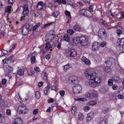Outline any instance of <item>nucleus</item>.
<instances>
[{
    "label": "nucleus",
    "mask_w": 124,
    "mask_h": 124,
    "mask_svg": "<svg viewBox=\"0 0 124 124\" xmlns=\"http://www.w3.org/2000/svg\"><path fill=\"white\" fill-rule=\"evenodd\" d=\"M86 11L84 16L86 17H91L93 16L92 14L88 10H86Z\"/></svg>",
    "instance_id": "obj_25"
},
{
    "label": "nucleus",
    "mask_w": 124,
    "mask_h": 124,
    "mask_svg": "<svg viewBox=\"0 0 124 124\" xmlns=\"http://www.w3.org/2000/svg\"><path fill=\"white\" fill-rule=\"evenodd\" d=\"M51 24V23H50L48 24H45L44 25V26H43L42 28L43 29H44L46 27H47V26H50V25Z\"/></svg>",
    "instance_id": "obj_56"
},
{
    "label": "nucleus",
    "mask_w": 124,
    "mask_h": 124,
    "mask_svg": "<svg viewBox=\"0 0 124 124\" xmlns=\"http://www.w3.org/2000/svg\"><path fill=\"white\" fill-rule=\"evenodd\" d=\"M28 109L25 106L22 105L19 106L17 109V112L19 114H25L28 112Z\"/></svg>",
    "instance_id": "obj_6"
},
{
    "label": "nucleus",
    "mask_w": 124,
    "mask_h": 124,
    "mask_svg": "<svg viewBox=\"0 0 124 124\" xmlns=\"http://www.w3.org/2000/svg\"><path fill=\"white\" fill-rule=\"evenodd\" d=\"M34 70L37 72H39L40 71L39 68L37 67H35L34 68Z\"/></svg>",
    "instance_id": "obj_58"
},
{
    "label": "nucleus",
    "mask_w": 124,
    "mask_h": 124,
    "mask_svg": "<svg viewBox=\"0 0 124 124\" xmlns=\"http://www.w3.org/2000/svg\"><path fill=\"white\" fill-rule=\"evenodd\" d=\"M1 53L0 54V56H3L8 54V53L7 51H6L4 49H2L1 50Z\"/></svg>",
    "instance_id": "obj_34"
},
{
    "label": "nucleus",
    "mask_w": 124,
    "mask_h": 124,
    "mask_svg": "<svg viewBox=\"0 0 124 124\" xmlns=\"http://www.w3.org/2000/svg\"><path fill=\"white\" fill-rule=\"evenodd\" d=\"M50 86V85L49 84H48L45 87L44 89V91L45 94L47 95L49 93V88Z\"/></svg>",
    "instance_id": "obj_20"
},
{
    "label": "nucleus",
    "mask_w": 124,
    "mask_h": 124,
    "mask_svg": "<svg viewBox=\"0 0 124 124\" xmlns=\"http://www.w3.org/2000/svg\"><path fill=\"white\" fill-rule=\"evenodd\" d=\"M100 21L102 23V25H105V24L106 23L105 21L103 20V19H100Z\"/></svg>",
    "instance_id": "obj_59"
},
{
    "label": "nucleus",
    "mask_w": 124,
    "mask_h": 124,
    "mask_svg": "<svg viewBox=\"0 0 124 124\" xmlns=\"http://www.w3.org/2000/svg\"><path fill=\"white\" fill-rule=\"evenodd\" d=\"M22 33L23 35L26 36L27 35L29 32V31H30L28 29H26L25 28L22 27Z\"/></svg>",
    "instance_id": "obj_21"
},
{
    "label": "nucleus",
    "mask_w": 124,
    "mask_h": 124,
    "mask_svg": "<svg viewBox=\"0 0 124 124\" xmlns=\"http://www.w3.org/2000/svg\"><path fill=\"white\" fill-rule=\"evenodd\" d=\"M14 57V56L13 55H11L7 59L5 63H7L8 64H10L11 63V60Z\"/></svg>",
    "instance_id": "obj_27"
},
{
    "label": "nucleus",
    "mask_w": 124,
    "mask_h": 124,
    "mask_svg": "<svg viewBox=\"0 0 124 124\" xmlns=\"http://www.w3.org/2000/svg\"><path fill=\"white\" fill-rule=\"evenodd\" d=\"M104 70L106 72L108 73L111 71V70L109 67L108 66L105 68Z\"/></svg>",
    "instance_id": "obj_41"
},
{
    "label": "nucleus",
    "mask_w": 124,
    "mask_h": 124,
    "mask_svg": "<svg viewBox=\"0 0 124 124\" xmlns=\"http://www.w3.org/2000/svg\"><path fill=\"white\" fill-rule=\"evenodd\" d=\"M41 25V23L40 22H39L38 23L36 24V25L33 26L32 27V31H34L38 27L40 26Z\"/></svg>",
    "instance_id": "obj_29"
},
{
    "label": "nucleus",
    "mask_w": 124,
    "mask_h": 124,
    "mask_svg": "<svg viewBox=\"0 0 124 124\" xmlns=\"http://www.w3.org/2000/svg\"><path fill=\"white\" fill-rule=\"evenodd\" d=\"M79 37H77L76 38L75 37L72 38L69 41V43L73 46H76L79 42Z\"/></svg>",
    "instance_id": "obj_8"
},
{
    "label": "nucleus",
    "mask_w": 124,
    "mask_h": 124,
    "mask_svg": "<svg viewBox=\"0 0 124 124\" xmlns=\"http://www.w3.org/2000/svg\"><path fill=\"white\" fill-rule=\"evenodd\" d=\"M82 61L84 62L85 64L89 66L91 64L90 62L85 57L83 56L81 58Z\"/></svg>",
    "instance_id": "obj_18"
},
{
    "label": "nucleus",
    "mask_w": 124,
    "mask_h": 124,
    "mask_svg": "<svg viewBox=\"0 0 124 124\" xmlns=\"http://www.w3.org/2000/svg\"><path fill=\"white\" fill-rule=\"evenodd\" d=\"M98 36L99 38L101 39H104L107 37L106 32L104 28H101L99 29Z\"/></svg>",
    "instance_id": "obj_4"
},
{
    "label": "nucleus",
    "mask_w": 124,
    "mask_h": 124,
    "mask_svg": "<svg viewBox=\"0 0 124 124\" xmlns=\"http://www.w3.org/2000/svg\"><path fill=\"white\" fill-rule=\"evenodd\" d=\"M77 107L75 106H73L72 107L71 112L72 114H74L76 111Z\"/></svg>",
    "instance_id": "obj_40"
},
{
    "label": "nucleus",
    "mask_w": 124,
    "mask_h": 124,
    "mask_svg": "<svg viewBox=\"0 0 124 124\" xmlns=\"http://www.w3.org/2000/svg\"><path fill=\"white\" fill-rule=\"evenodd\" d=\"M24 74V71L20 69L16 74V77L17 78H18L20 76H22Z\"/></svg>",
    "instance_id": "obj_23"
},
{
    "label": "nucleus",
    "mask_w": 124,
    "mask_h": 124,
    "mask_svg": "<svg viewBox=\"0 0 124 124\" xmlns=\"http://www.w3.org/2000/svg\"><path fill=\"white\" fill-rule=\"evenodd\" d=\"M85 77H90V78H94V77H95L96 75V72L94 71H93L92 72V71L90 69H88L85 71Z\"/></svg>",
    "instance_id": "obj_5"
},
{
    "label": "nucleus",
    "mask_w": 124,
    "mask_h": 124,
    "mask_svg": "<svg viewBox=\"0 0 124 124\" xmlns=\"http://www.w3.org/2000/svg\"><path fill=\"white\" fill-rule=\"evenodd\" d=\"M115 59L111 57L108 59L107 61H105V63L108 66H111L112 65H114L115 64Z\"/></svg>",
    "instance_id": "obj_10"
},
{
    "label": "nucleus",
    "mask_w": 124,
    "mask_h": 124,
    "mask_svg": "<svg viewBox=\"0 0 124 124\" xmlns=\"http://www.w3.org/2000/svg\"><path fill=\"white\" fill-rule=\"evenodd\" d=\"M119 41V42H118V43L119 44V46L124 47V38L119 39H118V42Z\"/></svg>",
    "instance_id": "obj_19"
},
{
    "label": "nucleus",
    "mask_w": 124,
    "mask_h": 124,
    "mask_svg": "<svg viewBox=\"0 0 124 124\" xmlns=\"http://www.w3.org/2000/svg\"><path fill=\"white\" fill-rule=\"evenodd\" d=\"M96 103V101L94 100H92L89 102L88 104L89 105H93L95 104Z\"/></svg>",
    "instance_id": "obj_44"
},
{
    "label": "nucleus",
    "mask_w": 124,
    "mask_h": 124,
    "mask_svg": "<svg viewBox=\"0 0 124 124\" xmlns=\"http://www.w3.org/2000/svg\"><path fill=\"white\" fill-rule=\"evenodd\" d=\"M35 96L37 98L39 99L40 96V93L38 91L36 92L35 93Z\"/></svg>",
    "instance_id": "obj_45"
},
{
    "label": "nucleus",
    "mask_w": 124,
    "mask_h": 124,
    "mask_svg": "<svg viewBox=\"0 0 124 124\" xmlns=\"http://www.w3.org/2000/svg\"><path fill=\"white\" fill-rule=\"evenodd\" d=\"M7 80L5 78H3L1 80V84L2 85H4L7 83Z\"/></svg>",
    "instance_id": "obj_50"
},
{
    "label": "nucleus",
    "mask_w": 124,
    "mask_h": 124,
    "mask_svg": "<svg viewBox=\"0 0 124 124\" xmlns=\"http://www.w3.org/2000/svg\"><path fill=\"white\" fill-rule=\"evenodd\" d=\"M100 46V44L99 42H94L92 46V51L93 52H95L98 50L99 49Z\"/></svg>",
    "instance_id": "obj_11"
},
{
    "label": "nucleus",
    "mask_w": 124,
    "mask_h": 124,
    "mask_svg": "<svg viewBox=\"0 0 124 124\" xmlns=\"http://www.w3.org/2000/svg\"><path fill=\"white\" fill-rule=\"evenodd\" d=\"M109 110V109L108 108H105L102 111L104 114H105L108 112Z\"/></svg>",
    "instance_id": "obj_49"
},
{
    "label": "nucleus",
    "mask_w": 124,
    "mask_h": 124,
    "mask_svg": "<svg viewBox=\"0 0 124 124\" xmlns=\"http://www.w3.org/2000/svg\"><path fill=\"white\" fill-rule=\"evenodd\" d=\"M31 25H30V24L28 23H26L22 27L24 28H25L26 29H28L29 30H30V29Z\"/></svg>",
    "instance_id": "obj_35"
},
{
    "label": "nucleus",
    "mask_w": 124,
    "mask_h": 124,
    "mask_svg": "<svg viewBox=\"0 0 124 124\" xmlns=\"http://www.w3.org/2000/svg\"><path fill=\"white\" fill-rule=\"evenodd\" d=\"M77 101H84L85 100H86V98H78L77 99Z\"/></svg>",
    "instance_id": "obj_57"
},
{
    "label": "nucleus",
    "mask_w": 124,
    "mask_h": 124,
    "mask_svg": "<svg viewBox=\"0 0 124 124\" xmlns=\"http://www.w3.org/2000/svg\"><path fill=\"white\" fill-rule=\"evenodd\" d=\"M55 33L54 31L53 30H51L47 32L46 35V41L48 42L51 41L54 39Z\"/></svg>",
    "instance_id": "obj_3"
},
{
    "label": "nucleus",
    "mask_w": 124,
    "mask_h": 124,
    "mask_svg": "<svg viewBox=\"0 0 124 124\" xmlns=\"http://www.w3.org/2000/svg\"><path fill=\"white\" fill-rule=\"evenodd\" d=\"M62 38H59L57 40V42H59L57 46V47L58 49H59L61 47V43L60 42L62 41Z\"/></svg>",
    "instance_id": "obj_33"
},
{
    "label": "nucleus",
    "mask_w": 124,
    "mask_h": 124,
    "mask_svg": "<svg viewBox=\"0 0 124 124\" xmlns=\"http://www.w3.org/2000/svg\"><path fill=\"white\" fill-rule=\"evenodd\" d=\"M65 15L68 16L70 17V12L66 10L65 12Z\"/></svg>",
    "instance_id": "obj_52"
},
{
    "label": "nucleus",
    "mask_w": 124,
    "mask_h": 124,
    "mask_svg": "<svg viewBox=\"0 0 124 124\" xmlns=\"http://www.w3.org/2000/svg\"><path fill=\"white\" fill-rule=\"evenodd\" d=\"M85 96L88 98L92 99L93 98V95L91 93L88 92H86L85 94Z\"/></svg>",
    "instance_id": "obj_31"
},
{
    "label": "nucleus",
    "mask_w": 124,
    "mask_h": 124,
    "mask_svg": "<svg viewBox=\"0 0 124 124\" xmlns=\"http://www.w3.org/2000/svg\"><path fill=\"white\" fill-rule=\"evenodd\" d=\"M59 14V12L57 11H55L53 12L52 15L55 17H57Z\"/></svg>",
    "instance_id": "obj_39"
},
{
    "label": "nucleus",
    "mask_w": 124,
    "mask_h": 124,
    "mask_svg": "<svg viewBox=\"0 0 124 124\" xmlns=\"http://www.w3.org/2000/svg\"><path fill=\"white\" fill-rule=\"evenodd\" d=\"M79 42L82 45L85 46L87 45L88 43L87 39L84 36L79 37Z\"/></svg>",
    "instance_id": "obj_9"
},
{
    "label": "nucleus",
    "mask_w": 124,
    "mask_h": 124,
    "mask_svg": "<svg viewBox=\"0 0 124 124\" xmlns=\"http://www.w3.org/2000/svg\"><path fill=\"white\" fill-rule=\"evenodd\" d=\"M94 117V113L91 111L88 114L87 116V121L89 122L93 119Z\"/></svg>",
    "instance_id": "obj_13"
},
{
    "label": "nucleus",
    "mask_w": 124,
    "mask_h": 124,
    "mask_svg": "<svg viewBox=\"0 0 124 124\" xmlns=\"http://www.w3.org/2000/svg\"><path fill=\"white\" fill-rule=\"evenodd\" d=\"M54 101L53 99L52 98H50L49 99H48L47 100V101L48 103H51L52 102Z\"/></svg>",
    "instance_id": "obj_61"
},
{
    "label": "nucleus",
    "mask_w": 124,
    "mask_h": 124,
    "mask_svg": "<svg viewBox=\"0 0 124 124\" xmlns=\"http://www.w3.org/2000/svg\"><path fill=\"white\" fill-rule=\"evenodd\" d=\"M90 108L88 106H86L84 108V111H87L90 109Z\"/></svg>",
    "instance_id": "obj_60"
},
{
    "label": "nucleus",
    "mask_w": 124,
    "mask_h": 124,
    "mask_svg": "<svg viewBox=\"0 0 124 124\" xmlns=\"http://www.w3.org/2000/svg\"><path fill=\"white\" fill-rule=\"evenodd\" d=\"M107 120L105 119L102 120L100 122V124H107Z\"/></svg>",
    "instance_id": "obj_55"
},
{
    "label": "nucleus",
    "mask_w": 124,
    "mask_h": 124,
    "mask_svg": "<svg viewBox=\"0 0 124 124\" xmlns=\"http://www.w3.org/2000/svg\"><path fill=\"white\" fill-rule=\"evenodd\" d=\"M3 69L5 72L8 73L10 72L13 70V68L11 67L8 65H6L3 67Z\"/></svg>",
    "instance_id": "obj_12"
},
{
    "label": "nucleus",
    "mask_w": 124,
    "mask_h": 124,
    "mask_svg": "<svg viewBox=\"0 0 124 124\" xmlns=\"http://www.w3.org/2000/svg\"><path fill=\"white\" fill-rule=\"evenodd\" d=\"M34 56L31 57V62L32 64H33L35 63L36 61L35 56L37 55V53L36 52H34L32 54V55L33 56V54Z\"/></svg>",
    "instance_id": "obj_17"
},
{
    "label": "nucleus",
    "mask_w": 124,
    "mask_h": 124,
    "mask_svg": "<svg viewBox=\"0 0 124 124\" xmlns=\"http://www.w3.org/2000/svg\"><path fill=\"white\" fill-rule=\"evenodd\" d=\"M71 67V66H70L68 64H66L63 67V70L65 71L68 70Z\"/></svg>",
    "instance_id": "obj_28"
},
{
    "label": "nucleus",
    "mask_w": 124,
    "mask_h": 124,
    "mask_svg": "<svg viewBox=\"0 0 124 124\" xmlns=\"http://www.w3.org/2000/svg\"><path fill=\"white\" fill-rule=\"evenodd\" d=\"M23 10V13L25 15H26L29 12L28 7L27 5H23L22 7Z\"/></svg>",
    "instance_id": "obj_15"
},
{
    "label": "nucleus",
    "mask_w": 124,
    "mask_h": 124,
    "mask_svg": "<svg viewBox=\"0 0 124 124\" xmlns=\"http://www.w3.org/2000/svg\"><path fill=\"white\" fill-rule=\"evenodd\" d=\"M113 81L112 79H109L108 81V85L109 86H111L113 84Z\"/></svg>",
    "instance_id": "obj_43"
},
{
    "label": "nucleus",
    "mask_w": 124,
    "mask_h": 124,
    "mask_svg": "<svg viewBox=\"0 0 124 124\" xmlns=\"http://www.w3.org/2000/svg\"><path fill=\"white\" fill-rule=\"evenodd\" d=\"M11 6H10L9 7V6H8L5 8V11L6 12H9L10 13V12L11 11Z\"/></svg>",
    "instance_id": "obj_37"
},
{
    "label": "nucleus",
    "mask_w": 124,
    "mask_h": 124,
    "mask_svg": "<svg viewBox=\"0 0 124 124\" xmlns=\"http://www.w3.org/2000/svg\"><path fill=\"white\" fill-rule=\"evenodd\" d=\"M22 120L19 118H16L15 119V122H13L12 124H22Z\"/></svg>",
    "instance_id": "obj_24"
},
{
    "label": "nucleus",
    "mask_w": 124,
    "mask_h": 124,
    "mask_svg": "<svg viewBox=\"0 0 124 124\" xmlns=\"http://www.w3.org/2000/svg\"><path fill=\"white\" fill-rule=\"evenodd\" d=\"M75 32V31L73 30L69 29L67 31V34L69 35H73Z\"/></svg>",
    "instance_id": "obj_32"
},
{
    "label": "nucleus",
    "mask_w": 124,
    "mask_h": 124,
    "mask_svg": "<svg viewBox=\"0 0 124 124\" xmlns=\"http://www.w3.org/2000/svg\"><path fill=\"white\" fill-rule=\"evenodd\" d=\"M116 33L118 35H120L122 33V31L120 29H118L116 31Z\"/></svg>",
    "instance_id": "obj_54"
},
{
    "label": "nucleus",
    "mask_w": 124,
    "mask_h": 124,
    "mask_svg": "<svg viewBox=\"0 0 124 124\" xmlns=\"http://www.w3.org/2000/svg\"><path fill=\"white\" fill-rule=\"evenodd\" d=\"M63 39L65 41L69 42L70 41V36L68 34H65L63 37Z\"/></svg>",
    "instance_id": "obj_26"
},
{
    "label": "nucleus",
    "mask_w": 124,
    "mask_h": 124,
    "mask_svg": "<svg viewBox=\"0 0 124 124\" xmlns=\"http://www.w3.org/2000/svg\"><path fill=\"white\" fill-rule=\"evenodd\" d=\"M41 76L42 77H46L47 78L48 76V75L47 73H46L44 72H42L41 74Z\"/></svg>",
    "instance_id": "obj_46"
},
{
    "label": "nucleus",
    "mask_w": 124,
    "mask_h": 124,
    "mask_svg": "<svg viewBox=\"0 0 124 124\" xmlns=\"http://www.w3.org/2000/svg\"><path fill=\"white\" fill-rule=\"evenodd\" d=\"M68 81L70 84H76L73 88L74 93L77 94L80 93L81 90V87L80 85L77 84L79 82L78 78H69Z\"/></svg>",
    "instance_id": "obj_1"
},
{
    "label": "nucleus",
    "mask_w": 124,
    "mask_h": 124,
    "mask_svg": "<svg viewBox=\"0 0 124 124\" xmlns=\"http://www.w3.org/2000/svg\"><path fill=\"white\" fill-rule=\"evenodd\" d=\"M118 72L119 75H123L124 74V70L122 69H120L118 70Z\"/></svg>",
    "instance_id": "obj_36"
},
{
    "label": "nucleus",
    "mask_w": 124,
    "mask_h": 124,
    "mask_svg": "<svg viewBox=\"0 0 124 124\" xmlns=\"http://www.w3.org/2000/svg\"><path fill=\"white\" fill-rule=\"evenodd\" d=\"M51 44L49 42L46 43L45 48L47 49H49L50 48Z\"/></svg>",
    "instance_id": "obj_47"
},
{
    "label": "nucleus",
    "mask_w": 124,
    "mask_h": 124,
    "mask_svg": "<svg viewBox=\"0 0 124 124\" xmlns=\"http://www.w3.org/2000/svg\"><path fill=\"white\" fill-rule=\"evenodd\" d=\"M59 93L61 96H63L65 94V92L63 90H61L60 91Z\"/></svg>",
    "instance_id": "obj_53"
},
{
    "label": "nucleus",
    "mask_w": 124,
    "mask_h": 124,
    "mask_svg": "<svg viewBox=\"0 0 124 124\" xmlns=\"http://www.w3.org/2000/svg\"><path fill=\"white\" fill-rule=\"evenodd\" d=\"M111 100L115 101L117 99L116 96L115 94H112L111 96Z\"/></svg>",
    "instance_id": "obj_42"
},
{
    "label": "nucleus",
    "mask_w": 124,
    "mask_h": 124,
    "mask_svg": "<svg viewBox=\"0 0 124 124\" xmlns=\"http://www.w3.org/2000/svg\"><path fill=\"white\" fill-rule=\"evenodd\" d=\"M50 88L52 90H54L56 91L57 90L56 87L55 85H52L50 87Z\"/></svg>",
    "instance_id": "obj_51"
},
{
    "label": "nucleus",
    "mask_w": 124,
    "mask_h": 124,
    "mask_svg": "<svg viewBox=\"0 0 124 124\" xmlns=\"http://www.w3.org/2000/svg\"><path fill=\"white\" fill-rule=\"evenodd\" d=\"M73 29L75 31H80L81 30V27L79 24L76 23L74 26Z\"/></svg>",
    "instance_id": "obj_22"
},
{
    "label": "nucleus",
    "mask_w": 124,
    "mask_h": 124,
    "mask_svg": "<svg viewBox=\"0 0 124 124\" xmlns=\"http://www.w3.org/2000/svg\"><path fill=\"white\" fill-rule=\"evenodd\" d=\"M101 79L100 78H93L89 80L88 83L90 87H94L99 85Z\"/></svg>",
    "instance_id": "obj_2"
},
{
    "label": "nucleus",
    "mask_w": 124,
    "mask_h": 124,
    "mask_svg": "<svg viewBox=\"0 0 124 124\" xmlns=\"http://www.w3.org/2000/svg\"><path fill=\"white\" fill-rule=\"evenodd\" d=\"M86 10L84 9H81L79 11V13L84 16L86 11Z\"/></svg>",
    "instance_id": "obj_38"
},
{
    "label": "nucleus",
    "mask_w": 124,
    "mask_h": 124,
    "mask_svg": "<svg viewBox=\"0 0 124 124\" xmlns=\"http://www.w3.org/2000/svg\"><path fill=\"white\" fill-rule=\"evenodd\" d=\"M120 47V50L119 51V53H121L124 52V47L119 46Z\"/></svg>",
    "instance_id": "obj_48"
},
{
    "label": "nucleus",
    "mask_w": 124,
    "mask_h": 124,
    "mask_svg": "<svg viewBox=\"0 0 124 124\" xmlns=\"http://www.w3.org/2000/svg\"><path fill=\"white\" fill-rule=\"evenodd\" d=\"M16 46V44H14L10 46V48H11L12 49H14Z\"/></svg>",
    "instance_id": "obj_64"
},
{
    "label": "nucleus",
    "mask_w": 124,
    "mask_h": 124,
    "mask_svg": "<svg viewBox=\"0 0 124 124\" xmlns=\"http://www.w3.org/2000/svg\"><path fill=\"white\" fill-rule=\"evenodd\" d=\"M5 121L4 113L2 111L0 112V123H4Z\"/></svg>",
    "instance_id": "obj_14"
},
{
    "label": "nucleus",
    "mask_w": 124,
    "mask_h": 124,
    "mask_svg": "<svg viewBox=\"0 0 124 124\" xmlns=\"http://www.w3.org/2000/svg\"><path fill=\"white\" fill-rule=\"evenodd\" d=\"M78 120L80 121H81L83 120L84 116L81 113H78Z\"/></svg>",
    "instance_id": "obj_30"
},
{
    "label": "nucleus",
    "mask_w": 124,
    "mask_h": 124,
    "mask_svg": "<svg viewBox=\"0 0 124 124\" xmlns=\"http://www.w3.org/2000/svg\"><path fill=\"white\" fill-rule=\"evenodd\" d=\"M44 6H45V4H43V2L40 1L38 2L36 8L38 10H40L42 9Z\"/></svg>",
    "instance_id": "obj_16"
},
{
    "label": "nucleus",
    "mask_w": 124,
    "mask_h": 124,
    "mask_svg": "<svg viewBox=\"0 0 124 124\" xmlns=\"http://www.w3.org/2000/svg\"><path fill=\"white\" fill-rule=\"evenodd\" d=\"M106 42L105 41H104L101 42V45H100L101 47H103L104 46L106 45Z\"/></svg>",
    "instance_id": "obj_62"
},
{
    "label": "nucleus",
    "mask_w": 124,
    "mask_h": 124,
    "mask_svg": "<svg viewBox=\"0 0 124 124\" xmlns=\"http://www.w3.org/2000/svg\"><path fill=\"white\" fill-rule=\"evenodd\" d=\"M77 54L76 51L74 49L68 50L66 51V55L69 57H75Z\"/></svg>",
    "instance_id": "obj_7"
},
{
    "label": "nucleus",
    "mask_w": 124,
    "mask_h": 124,
    "mask_svg": "<svg viewBox=\"0 0 124 124\" xmlns=\"http://www.w3.org/2000/svg\"><path fill=\"white\" fill-rule=\"evenodd\" d=\"M112 88L114 90H116L117 88V86L116 85H112Z\"/></svg>",
    "instance_id": "obj_63"
}]
</instances>
